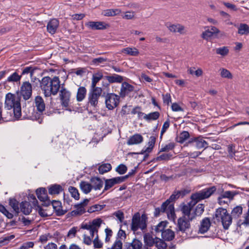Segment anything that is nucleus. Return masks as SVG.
Segmentation results:
<instances>
[{"mask_svg": "<svg viewBox=\"0 0 249 249\" xmlns=\"http://www.w3.org/2000/svg\"><path fill=\"white\" fill-rule=\"evenodd\" d=\"M35 105L38 111L42 112L45 108V105L44 100L41 96H37L36 97Z\"/></svg>", "mask_w": 249, "mask_h": 249, "instance_id": "33", "label": "nucleus"}, {"mask_svg": "<svg viewBox=\"0 0 249 249\" xmlns=\"http://www.w3.org/2000/svg\"><path fill=\"white\" fill-rule=\"evenodd\" d=\"M156 140V136H150V137L149 138V142L147 143L148 146L146 147H144L142 149V152H141V154H148V153H150L152 151V150L155 146Z\"/></svg>", "mask_w": 249, "mask_h": 249, "instance_id": "24", "label": "nucleus"}, {"mask_svg": "<svg viewBox=\"0 0 249 249\" xmlns=\"http://www.w3.org/2000/svg\"><path fill=\"white\" fill-rule=\"evenodd\" d=\"M89 202L88 199H85L83 202L77 204L75 206V209L73 210L71 212L72 215H81L85 212V207L87 206Z\"/></svg>", "mask_w": 249, "mask_h": 249, "instance_id": "15", "label": "nucleus"}, {"mask_svg": "<svg viewBox=\"0 0 249 249\" xmlns=\"http://www.w3.org/2000/svg\"><path fill=\"white\" fill-rule=\"evenodd\" d=\"M162 239L165 241H171L175 237L174 232L169 229H166L161 234Z\"/></svg>", "mask_w": 249, "mask_h": 249, "instance_id": "32", "label": "nucleus"}, {"mask_svg": "<svg viewBox=\"0 0 249 249\" xmlns=\"http://www.w3.org/2000/svg\"><path fill=\"white\" fill-rule=\"evenodd\" d=\"M80 187L82 192L86 194L89 193L92 189L91 183L84 181L80 182Z\"/></svg>", "mask_w": 249, "mask_h": 249, "instance_id": "39", "label": "nucleus"}, {"mask_svg": "<svg viewBox=\"0 0 249 249\" xmlns=\"http://www.w3.org/2000/svg\"><path fill=\"white\" fill-rule=\"evenodd\" d=\"M214 217L218 221H221L223 228L228 230L232 223V217L228 213L226 209L219 208L215 212Z\"/></svg>", "mask_w": 249, "mask_h": 249, "instance_id": "3", "label": "nucleus"}, {"mask_svg": "<svg viewBox=\"0 0 249 249\" xmlns=\"http://www.w3.org/2000/svg\"><path fill=\"white\" fill-rule=\"evenodd\" d=\"M36 195L38 198L43 202V206L47 207L51 205V201L48 199L45 188H40L37 189L36 190Z\"/></svg>", "mask_w": 249, "mask_h": 249, "instance_id": "12", "label": "nucleus"}, {"mask_svg": "<svg viewBox=\"0 0 249 249\" xmlns=\"http://www.w3.org/2000/svg\"><path fill=\"white\" fill-rule=\"evenodd\" d=\"M92 242L94 245V247L95 248L99 249L102 248L103 246V243L99 240L98 234H97V235H96L95 238L94 239Z\"/></svg>", "mask_w": 249, "mask_h": 249, "instance_id": "63", "label": "nucleus"}, {"mask_svg": "<svg viewBox=\"0 0 249 249\" xmlns=\"http://www.w3.org/2000/svg\"><path fill=\"white\" fill-rule=\"evenodd\" d=\"M90 183L92 189L93 190H100L102 188L104 182L101 179L99 178L94 177L90 179Z\"/></svg>", "mask_w": 249, "mask_h": 249, "instance_id": "26", "label": "nucleus"}, {"mask_svg": "<svg viewBox=\"0 0 249 249\" xmlns=\"http://www.w3.org/2000/svg\"><path fill=\"white\" fill-rule=\"evenodd\" d=\"M119 100V96L115 93H108L105 101L107 107L109 110L113 109L118 105Z\"/></svg>", "mask_w": 249, "mask_h": 249, "instance_id": "10", "label": "nucleus"}, {"mask_svg": "<svg viewBox=\"0 0 249 249\" xmlns=\"http://www.w3.org/2000/svg\"><path fill=\"white\" fill-rule=\"evenodd\" d=\"M112 169V166L110 163H102L98 167V171L100 174H104L110 171Z\"/></svg>", "mask_w": 249, "mask_h": 249, "instance_id": "38", "label": "nucleus"}, {"mask_svg": "<svg viewBox=\"0 0 249 249\" xmlns=\"http://www.w3.org/2000/svg\"><path fill=\"white\" fill-rule=\"evenodd\" d=\"M125 237L126 234L125 231L120 229L117 233V237L116 241L113 243L112 247L111 248H108L107 249H122L123 243L119 238H125Z\"/></svg>", "mask_w": 249, "mask_h": 249, "instance_id": "16", "label": "nucleus"}, {"mask_svg": "<svg viewBox=\"0 0 249 249\" xmlns=\"http://www.w3.org/2000/svg\"><path fill=\"white\" fill-rule=\"evenodd\" d=\"M134 89V87L132 85L126 82H122L119 94L121 97H124Z\"/></svg>", "mask_w": 249, "mask_h": 249, "instance_id": "18", "label": "nucleus"}, {"mask_svg": "<svg viewBox=\"0 0 249 249\" xmlns=\"http://www.w3.org/2000/svg\"><path fill=\"white\" fill-rule=\"evenodd\" d=\"M0 212L9 219H11L13 217V214L10 213L3 205L1 204L0 205Z\"/></svg>", "mask_w": 249, "mask_h": 249, "instance_id": "58", "label": "nucleus"}, {"mask_svg": "<svg viewBox=\"0 0 249 249\" xmlns=\"http://www.w3.org/2000/svg\"><path fill=\"white\" fill-rule=\"evenodd\" d=\"M122 52L130 56H136L139 54V50L135 47H126L124 48Z\"/></svg>", "mask_w": 249, "mask_h": 249, "instance_id": "37", "label": "nucleus"}, {"mask_svg": "<svg viewBox=\"0 0 249 249\" xmlns=\"http://www.w3.org/2000/svg\"><path fill=\"white\" fill-rule=\"evenodd\" d=\"M121 10L119 9H107L105 10L103 14L105 16H115L121 13Z\"/></svg>", "mask_w": 249, "mask_h": 249, "instance_id": "49", "label": "nucleus"}, {"mask_svg": "<svg viewBox=\"0 0 249 249\" xmlns=\"http://www.w3.org/2000/svg\"><path fill=\"white\" fill-rule=\"evenodd\" d=\"M247 206L248 210L246 214H245L244 220L243 221L240 220L239 222L240 226L243 225L246 227H249V199L247 202Z\"/></svg>", "mask_w": 249, "mask_h": 249, "instance_id": "48", "label": "nucleus"}, {"mask_svg": "<svg viewBox=\"0 0 249 249\" xmlns=\"http://www.w3.org/2000/svg\"><path fill=\"white\" fill-rule=\"evenodd\" d=\"M229 52V50L228 47L224 46L218 48L216 49V53L217 54L221 55L222 56L227 55Z\"/></svg>", "mask_w": 249, "mask_h": 249, "instance_id": "53", "label": "nucleus"}, {"mask_svg": "<svg viewBox=\"0 0 249 249\" xmlns=\"http://www.w3.org/2000/svg\"><path fill=\"white\" fill-rule=\"evenodd\" d=\"M4 107L7 110H13L14 116L19 119L21 115L20 98L16 94L9 92L5 97Z\"/></svg>", "mask_w": 249, "mask_h": 249, "instance_id": "2", "label": "nucleus"}, {"mask_svg": "<svg viewBox=\"0 0 249 249\" xmlns=\"http://www.w3.org/2000/svg\"><path fill=\"white\" fill-rule=\"evenodd\" d=\"M36 210L41 217H46L51 216L52 214L51 211L47 209L45 210L39 205H36Z\"/></svg>", "mask_w": 249, "mask_h": 249, "instance_id": "43", "label": "nucleus"}, {"mask_svg": "<svg viewBox=\"0 0 249 249\" xmlns=\"http://www.w3.org/2000/svg\"><path fill=\"white\" fill-rule=\"evenodd\" d=\"M154 245H155L156 247L158 249H165L167 247V245L164 241L158 237L155 238V243Z\"/></svg>", "mask_w": 249, "mask_h": 249, "instance_id": "52", "label": "nucleus"}, {"mask_svg": "<svg viewBox=\"0 0 249 249\" xmlns=\"http://www.w3.org/2000/svg\"><path fill=\"white\" fill-rule=\"evenodd\" d=\"M175 143L174 142H170L166 144H162L159 152H167L175 148Z\"/></svg>", "mask_w": 249, "mask_h": 249, "instance_id": "44", "label": "nucleus"}, {"mask_svg": "<svg viewBox=\"0 0 249 249\" xmlns=\"http://www.w3.org/2000/svg\"><path fill=\"white\" fill-rule=\"evenodd\" d=\"M147 217L145 214L141 216L139 213H135L132 217L131 229L134 232L138 229L143 231L146 229Z\"/></svg>", "mask_w": 249, "mask_h": 249, "instance_id": "4", "label": "nucleus"}, {"mask_svg": "<svg viewBox=\"0 0 249 249\" xmlns=\"http://www.w3.org/2000/svg\"><path fill=\"white\" fill-rule=\"evenodd\" d=\"M113 215L115 216L121 223L123 221L124 218V213L121 210H119L114 212L113 213Z\"/></svg>", "mask_w": 249, "mask_h": 249, "instance_id": "64", "label": "nucleus"}, {"mask_svg": "<svg viewBox=\"0 0 249 249\" xmlns=\"http://www.w3.org/2000/svg\"><path fill=\"white\" fill-rule=\"evenodd\" d=\"M131 114H137L138 117L139 119H141L144 117L145 113L142 112L141 111V108L139 107H134L132 110L131 111Z\"/></svg>", "mask_w": 249, "mask_h": 249, "instance_id": "57", "label": "nucleus"}, {"mask_svg": "<svg viewBox=\"0 0 249 249\" xmlns=\"http://www.w3.org/2000/svg\"><path fill=\"white\" fill-rule=\"evenodd\" d=\"M69 191L72 197L75 199L78 200L79 199V194L78 190L72 186H70L69 188Z\"/></svg>", "mask_w": 249, "mask_h": 249, "instance_id": "54", "label": "nucleus"}, {"mask_svg": "<svg viewBox=\"0 0 249 249\" xmlns=\"http://www.w3.org/2000/svg\"><path fill=\"white\" fill-rule=\"evenodd\" d=\"M34 72V69L32 67H26L24 68L22 71L21 76L22 75L27 74L30 73L31 76H32Z\"/></svg>", "mask_w": 249, "mask_h": 249, "instance_id": "62", "label": "nucleus"}, {"mask_svg": "<svg viewBox=\"0 0 249 249\" xmlns=\"http://www.w3.org/2000/svg\"><path fill=\"white\" fill-rule=\"evenodd\" d=\"M18 202L15 198L9 199V205L13 209L16 215L19 213V208L18 207Z\"/></svg>", "mask_w": 249, "mask_h": 249, "instance_id": "46", "label": "nucleus"}, {"mask_svg": "<svg viewBox=\"0 0 249 249\" xmlns=\"http://www.w3.org/2000/svg\"><path fill=\"white\" fill-rule=\"evenodd\" d=\"M129 175H126L124 177H117L110 179H105V187L103 191L100 194L102 195L105 191L108 190L115 184L124 182L129 177Z\"/></svg>", "mask_w": 249, "mask_h": 249, "instance_id": "9", "label": "nucleus"}, {"mask_svg": "<svg viewBox=\"0 0 249 249\" xmlns=\"http://www.w3.org/2000/svg\"><path fill=\"white\" fill-rule=\"evenodd\" d=\"M131 245L133 249H141L142 244L140 240L134 239L131 243Z\"/></svg>", "mask_w": 249, "mask_h": 249, "instance_id": "59", "label": "nucleus"}, {"mask_svg": "<svg viewBox=\"0 0 249 249\" xmlns=\"http://www.w3.org/2000/svg\"><path fill=\"white\" fill-rule=\"evenodd\" d=\"M213 34L210 31L209 29H207L201 34V37L204 39L208 40L213 36Z\"/></svg>", "mask_w": 249, "mask_h": 249, "instance_id": "61", "label": "nucleus"}, {"mask_svg": "<svg viewBox=\"0 0 249 249\" xmlns=\"http://www.w3.org/2000/svg\"><path fill=\"white\" fill-rule=\"evenodd\" d=\"M85 25L91 30H104L106 27L103 22L89 21L85 23Z\"/></svg>", "mask_w": 249, "mask_h": 249, "instance_id": "21", "label": "nucleus"}, {"mask_svg": "<svg viewBox=\"0 0 249 249\" xmlns=\"http://www.w3.org/2000/svg\"><path fill=\"white\" fill-rule=\"evenodd\" d=\"M40 88L46 97L55 95L60 88V81L57 76L51 78L48 76L43 77L40 81Z\"/></svg>", "mask_w": 249, "mask_h": 249, "instance_id": "1", "label": "nucleus"}, {"mask_svg": "<svg viewBox=\"0 0 249 249\" xmlns=\"http://www.w3.org/2000/svg\"><path fill=\"white\" fill-rule=\"evenodd\" d=\"M21 78V75H19L16 71L13 73L7 78V82L15 83L20 81Z\"/></svg>", "mask_w": 249, "mask_h": 249, "instance_id": "47", "label": "nucleus"}, {"mask_svg": "<svg viewBox=\"0 0 249 249\" xmlns=\"http://www.w3.org/2000/svg\"><path fill=\"white\" fill-rule=\"evenodd\" d=\"M160 113L158 111L151 112L148 114H145L143 119L147 122L157 120L160 117Z\"/></svg>", "mask_w": 249, "mask_h": 249, "instance_id": "40", "label": "nucleus"}, {"mask_svg": "<svg viewBox=\"0 0 249 249\" xmlns=\"http://www.w3.org/2000/svg\"><path fill=\"white\" fill-rule=\"evenodd\" d=\"M143 141V138L141 134H135L130 137L127 142V144L128 145L138 144L142 143Z\"/></svg>", "mask_w": 249, "mask_h": 249, "instance_id": "25", "label": "nucleus"}, {"mask_svg": "<svg viewBox=\"0 0 249 249\" xmlns=\"http://www.w3.org/2000/svg\"><path fill=\"white\" fill-rule=\"evenodd\" d=\"M32 88L29 82H24L20 87V94L25 100H28L32 95Z\"/></svg>", "mask_w": 249, "mask_h": 249, "instance_id": "13", "label": "nucleus"}, {"mask_svg": "<svg viewBox=\"0 0 249 249\" xmlns=\"http://www.w3.org/2000/svg\"><path fill=\"white\" fill-rule=\"evenodd\" d=\"M59 95L61 105L64 107H68L70 103L71 92L66 88L62 87L59 91Z\"/></svg>", "mask_w": 249, "mask_h": 249, "instance_id": "11", "label": "nucleus"}, {"mask_svg": "<svg viewBox=\"0 0 249 249\" xmlns=\"http://www.w3.org/2000/svg\"><path fill=\"white\" fill-rule=\"evenodd\" d=\"M191 142H195L196 146L197 149L202 148H206L208 146V143L201 137L194 138L192 139Z\"/></svg>", "mask_w": 249, "mask_h": 249, "instance_id": "28", "label": "nucleus"}, {"mask_svg": "<svg viewBox=\"0 0 249 249\" xmlns=\"http://www.w3.org/2000/svg\"><path fill=\"white\" fill-rule=\"evenodd\" d=\"M102 222V220L100 218L94 219L91 222L83 223L81 225V228L89 231L90 236L93 238L95 234L96 235L98 234Z\"/></svg>", "mask_w": 249, "mask_h": 249, "instance_id": "6", "label": "nucleus"}, {"mask_svg": "<svg viewBox=\"0 0 249 249\" xmlns=\"http://www.w3.org/2000/svg\"><path fill=\"white\" fill-rule=\"evenodd\" d=\"M243 213V208L241 206H237L233 208L231 212V215L233 218H238Z\"/></svg>", "mask_w": 249, "mask_h": 249, "instance_id": "42", "label": "nucleus"}, {"mask_svg": "<svg viewBox=\"0 0 249 249\" xmlns=\"http://www.w3.org/2000/svg\"><path fill=\"white\" fill-rule=\"evenodd\" d=\"M87 94V89L84 87H80L77 90L76 100L78 102L82 101Z\"/></svg>", "mask_w": 249, "mask_h": 249, "instance_id": "35", "label": "nucleus"}, {"mask_svg": "<svg viewBox=\"0 0 249 249\" xmlns=\"http://www.w3.org/2000/svg\"><path fill=\"white\" fill-rule=\"evenodd\" d=\"M169 30L173 33H178L180 34H185L186 31L185 27L180 24H170L167 26Z\"/></svg>", "mask_w": 249, "mask_h": 249, "instance_id": "22", "label": "nucleus"}, {"mask_svg": "<svg viewBox=\"0 0 249 249\" xmlns=\"http://www.w3.org/2000/svg\"><path fill=\"white\" fill-rule=\"evenodd\" d=\"M217 190L216 187L213 186L205 188L191 196V199L194 201L193 205H195L200 200L210 197Z\"/></svg>", "mask_w": 249, "mask_h": 249, "instance_id": "5", "label": "nucleus"}, {"mask_svg": "<svg viewBox=\"0 0 249 249\" xmlns=\"http://www.w3.org/2000/svg\"><path fill=\"white\" fill-rule=\"evenodd\" d=\"M63 190L62 187L59 184H53L48 188V192L50 195H57Z\"/></svg>", "mask_w": 249, "mask_h": 249, "instance_id": "36", "label": "nucleus"}, {"mask_svg": "<svg viewBox=\"0 0 249 249\" xmlns=\"http://www.w3.org/2000/svg\"><path fill=\"white\" fill-rule=\"evenodd\" d=\"M172 156V154L170 153H164L156 158L155 160L157 161L160 160H170Z\"/></svg>", "mask_w": 249, "mask_h": 249, "instance_id": "56", "label": "nucleus"}, {"mask_svg": "<svg viewBox=\"0 0 249 249\" xmlns=\"http://www.w3.org/2000/svg\"><path fill=\"white\" fill-rule=\"evenodd\" d=\"M190 219L186 218L185 217H180L178 220V228L179 231L182 232L189 229L190 226Z\"/></svg>", "mask_w": 249, "mask_h": 249, "instance_id": "17", "label": "nucleus"}, {"mask_svg": "<svg viewBox=\"0 0 249 249\" xmlns=\"http://www.w3.org/2000/svg\"><path fill=\"white\" fill-rule=\"evenodd\" d=\"M184 195V192L181 191H175L174 193L170 196L169 198L162 204V208L163 211L166 210V207L168 206V210L171 213H174V204L172 203L173 201H175L180 196H183Z\"/></svg>", "mask_w": 249, "mask_h": 249, "instance_id": "8", "label": "nucleus"}, {"mask_svg": "<svg viewBox=\"0 0 249 249\" xmlns=\"http://www.w3.org/2000/svg\"><path fill=\"white\" fill-rule=\"evenodd\" d=\"M238 194V193L235 191H227L224 192L222 190L219 196L224 199H227L229 202H231V200L233 199L234 197Z\"/></svg>", "mask_w": 249, "mask_h": 249, "instance_id": "29", "label": "nucleus"}, {"mask_svg": "<svg viewBox=\"0 0 249 249\" xmlns=\"http://www.w3.org/2000/svg\"><path fill=\"white\" fill-rule=\"evenodd\" d=\"M219 71H220V75L222 77L228 79H231L232 78L231 73L228 70L221 68L219 70Z\"/></svg>", "mask_w": 249, "mask_h": 249, "instance_id": "55", "label": "nucleus"}, {"mask_svg": "<svg viewBox=\"0 0 249 249\" xmlns=\"http://www.w3.org/2000/svg\"><path fill=\"white\" fill-rule=\"evenodd\" d=\"M102 91L101 88H90L88 94V103L91 106L97 107Z\"/></svg>", "mask_w": 249, "mask_h": 249, "instance_id": "7", "label": "nucleus"}, {"mask_svg": "<svg viewBox=\"0 0 249 249\" xmlns=\"http://www.w3.org/2000/svg\"><path fill=\"white\" fill-rule=\"evenodd\" d=\"M127 167L123 164H121L116 168V171L120 175L124 174L127 171Z\"/></svg>", "mask_w": 249, "mask_h": 249, "instance_id": "60", "label": "nucleus"}, {"mask_svg": "<svg viewBox=\"0 0 249 249\" xmlns=\"http://www.w3.org/2000/svg\"><path fill=\"white\" fill-rule=\"evenodd\" d=\"M103 74L102 71H98L93 74L92 77L91 88H98V87H96V84L100 80H101L103 78Z\"/></svg>", "mask_w": 249, "mask_h": 249, "instance_id": "31", "label": "nucleus"}, {"mask_svg": "<svg viewBox=\"0 0 249 249\" xmlns=\"http://www.w3.org/2000/svg\"><path fill=\"white\" fill-rule=\"evenodd\" d=\"M193 203L194 201L192 200L191 202L182 207L181 211L183 213L182 217L190 219V220H192L195 217L196 214H195L194 213H191L192 208L194 205Z\"/></svg>", "mask_w": 249, "mask_h": 249, "instance_id": "14", "label": "nucleus"}, {"mask_svg": "<svg viewBox=\"0 0 249 249\" xmlns=\"http://www.w3.org/2000/svg\"><path fill=\"white\" fill-rule=\"evenodd\" d=\"M51 204L57 216H62L65 214L66 211L63 210L62 209L61 203L59 201L53 200Z\"/></svg>", "mask_w": 249, "mask_h": 249, "instance_id": "23", "label": "nucleus"}, {"mask_svg": "<svg viewBox=\"0 0 249 249\" xmlns=\"http://www.w3.org/2000/svg\"><path fill=\"white\" fill-rule=\"evenodd\" d=\"M166 210L165 211H163L162 210V205L161 206L160 208H157L155 209V212H154V214H155V216H158L160 213L161 212V213H165L167 216H169V215H171V216H172L174 214V213H171L168 210V206H167L166 207Z\"/></svg>", "mask_w": 249, "mask_h": 249, "instance_id": "51", "label": "nucleus"}, {"mask_svg": "<svg viewBox=\"0 0 249 249\" xmlns=\"http://www.w3.org/2000/svg\"><path fill=\"white\" fill-rule=\"evenodd\" d=\"M167 223L166 221H161L156 226L154 229L156 234L157 235L158 233H161V234L162 232L166 230L165 228L167 227Z\"/></svg>", "mask_w": 249, "mask_h": 249, "instance_id": "41", "label": "nucleus"}, {"mask_svg": "<svg viewBox=\"0 0 249 249\" xmlns=\"http://www.w3.org/2000/svg\"><path fill=\"white\" fill-rule=\"evenodd\" d=\"M105 78L109 83H122L124 80L123 76L115 73L110 75L106 76Z\"/></svg>", "mask_w": 249, "mask_h": 249, "instance_id": "27", "label": "nucleus"}, {"mask_svg": "<svg viewBox=\"0 0 249 249\" xmlns=\"http://www.w3.org/2000/svg\"><path fill=\"white\" fill-rule=\"evenodd\" d=\"M32 207L30 203L27 201H22L20 204L19 212L25 215L29 214L32 211Z\"/></svg>", "mask_w": 249, "mask_h": 249, "instance_id": "30", "label": "nucleus"}, {"mask_svg": "<svg viewBox=\"0 0 249 249\" xmlns=\"http://www.w3.org/2000/svg\"><path fill=\"white\" fill-rule=\"evenodd\" d=\"M238 33L240 35L249 34V26L245 23H241L238 27Z\"/></svg>", "mask_w": 249, "mask_h": 249, "instance_id": "45", "label": "nucleus"}, {"mask_svg": "<svg viewBox=\"0 0 249 249\" xmlns=\"http://www.w3.org/2000/svg\"><path fill=\"white\" fill-rule=\"evenodd\" d=\"M190 137V134L188 131H183L180 133L178 137V142L180 143H183Z\"/></svg>", "mask_w": 249, "mask_h": 249, "instance_id": "50", "label": "nucleus"}, {"mask_svg": "<svg viewBox=\"0 0 249 249\" xmlns=\"http://www.w3.org/2000/svg\"><path fill=\"white\" fill-rule=\"evenodd\" d=\"M211 225L210 219L208 217L203 218L200 222L199 228V232L203 234L206 232Z\"/></svg>", "mask_w": 249, "mask_h": 249, "instance_id": "20", "label": "nucleus"}, {"mask_svg": "<svg viewBox=\"0 0 249 249\" xmlns=\"http://www.w3.org/2000/svg\"><path fill=\"white\" fill-rule=\"evenodd\" d=\"M144 245L148 247H152L155 243V238L149 233H146L143 236Z\"/></svg>", "mask_w": 249, "mask_h": 249, "instance_id": "34", "label": "nucleus"}, {"mask_svg": "<svg viewBox=\"0 0 249 249\" xmlns=\"http://www.w3.org/2000/svg\"><path fill=\"white\" fill-rule=\"evenodd\" d=\"M59 21L53 18L49 21L47 25V31L52 35L54 34L59 26Z\"/></svg>", "mask_w": 249, "mask_h": 249, "instance_id": "19", "label": "nucleus"}]
</instances>
